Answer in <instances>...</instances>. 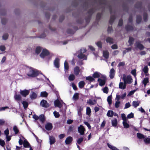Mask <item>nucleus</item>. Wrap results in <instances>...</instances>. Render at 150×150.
Returning a JSON list of instances; mask_svg holds the SVG:
<instances>
[{
	"label": "nucleus",
	"mask_w": 150,
	"mask_h": 150,
	"mask_svg": "<svg viewBox=\"0 0 150 150\" xmlns=\"http://www.w3.org/2000/svg\"><path fill=\"white\" fill-rule=\"evenodd\" d=\"M27 74L28 76L33 77L38 75L39 73L37 70L32 68H30L27 69Z\"/></svg>",
	"instance_id": "f257e3e1"
},
{
	"label": "nucleus",
	"mask_w": 150,
	"mask_h": 150,
	"mask_svg": "<svg viewBox=\"0 0 150 150\" xmlns=\"http://www.w3.org/2000/svg\"><path fill=\"white\" fill-rule=\"evenodd\" d=\"M50 55L51 56L53 55L52 54H50L49 51L46 49H43L41 53L40 54V57L42 58H44L45 57L48 55Z\"/></svg>",
	"instance_id": "f03ea898"
},
{
	"label": "nucleus",
	"mask_w": 150,
	"mask_h": 150,
	"mask_svg": "<svg viewBox=\"0 0 150 150\" xmlns=\"http://www.w3.org/2000/svg\"><path fill=\"white\" fill-rule=\"evenodd\" d=\"M122 79L125 83H130L131 80V77L130 76H127L125 75H123Z\"/></svg>",
	"instance_id": "7ed1b4c3"
},
{
	"label": "nucleus",
	"mask_w": 150,
	"mask_h": 150,
	"mask_svg": "<svg viewBox=\"0 0 150 150\" xmlns=\"http://www.w3.org/2000/svg\"><path fill=\"white\" fill-rule=\"evenodd\" d=\"M101 77L103 78V79L99 78L98 80V81L99 83V85L101 86L104 85L105 82V77L104 76L102 75Z\"/></svg>",
	"instance_id": "20e7f679"
},
{
	"label": "nucleus",
	"mask_w": 150,
	"mask_h": 150,
	"mask_svg": "<svg viewBox=\"0 0 150 150\" xmlns=\"http://www.w3.org/2000/svg\"><path fill=\"white\" fill-rule=\"evenodd\" d=\"M30 92V90H21L20 93L23 97H26L28 95Z\"/></svg>",
	"instance_id": "39448f33"
},
{
	"label": "nucleus",
	"mask_w": 150,
	"mask_h": 150,
	"mask_svg": "<svg viewBox=\"0 0 150 150\" xmlns=\"http://www.w3.org/2000/svg\"><path fill=\"white\" fill-rule=\"evenodd\" d=\"M78 131L80 134L83 135L84 134L85 129L83 126L81 125L78 128Z\"/></svg>",
	"instance_id": "423d86ee"
},
{
	"label": "nucleus",
	"mask_w": 150,
	"mask_h": 150,
	"mask_svg": "<svg viewBox=\"0 0 150 150\" xmlns=\"http://www.w3.org/2000/svg\"><path fill=\"white\" fill-rule=\"evenodd\" d=\"M40 105L42 107L45 108H47L49 106L47 101L45 100H42L40 103Z\"/></svg>",
	"instance_id": "0eeeda50"
},
{
	"label": "nucleus",
	"mask_w": 150,
	"mask_h": 150,
	"mask_svg": "<svg viewBox=\"0 0 150 150\" xmlns=\"http://www.w3.org/2000/svg\"><path fill=\"white\" fill-rule=\"evenodd\" d=\"M115 74V71L113 68L111 69L110 71L109 76L110 78L112 79L114 78Z\"/></svg>",
	"instance_id": "6e6552de"
},
{
	"label": "nucleus",
	"mask_w": 150,
	"mask_h": 150,
	"mask_svg": "<svg viewBox=\"0 0 150 150\" xmlns=\"http://www.w3.org/2000/svg\"><path fill=\"white\" fill-rule=\"evenodd\" d=\"M126 84L123 82H120L119 84V88L120 89H124L125 88Z\"/></svg>",
	"instance_id": "1a4fd4ad"
},
{
	"label": "nucleus",
	"mask_w": 150,
	"mask_h": 150,
	"mask_svg": "<svg viewBox=\"0 0 150 150\" xmlns=\"http://www.w3.org/2000/svg\"><path fill=\"white\" fill-rule=\"evenodd\" d=\"M54 105L56 107L60 108L62 106L61 103L58 100H55L54 102Z\"/></svg>",
	"instance_id": "9d476101"
},
{
	"label": "nucleus",
	"mask_w": 150,
	"mask_h": 150,
	"mask_svg": "<svg viewBox=\"0 0 150 150\" xmlns=\"http://www.w3.org/2000/svg\"><path fill=\"white\" fill-rule=\"evenodd\" d=\"M72 141V138L71 137H68L65 140V143L67 144H69Z\"/></svg>",
	"instance_id": "9b49d317"
},
{
	"label": "nucleus",
	"mask_w": 150,
	"mask_h": 150,
	"mask_svg": "<svg viewBox=\"0 0 150 150\" xmlns=\"http://www.w3.org/2000/svg\"><path fill=\"white\" fill-rule=\"evenodd\" d=\"M45 127L46 129L48 130H51L52 128V124L50 123H47L45 126Z\"/></svg>",
	"instance_id": "f8f14e48"
},
{
	"label": "nucleus",
	"mask_w": 150,
	"mask_h": 150,
	"mask_svg": "<svg viewBox=\"0 0 150 150\" xmlns=\"http://www.w3.org/2000/svg\"><path fill=\"white\" fill-rule=\"evenodd\" d=\"M109 53L107 50L103 51V57L106 59H108L109 57Z\"/></svg>",
	"instance_id": "ddd939ff"
},
{
	"label": "nucleus",
	"mask_w": 150,
	"mask_h": 150,
	"mask_svg": "<svg viewBox=\"0 0 150 150\" xmlns=\"http://www.w3.org/2000/svg\"><path fill=\"white\" fill-rule=\"evenodd\" d=\"M59 59L58 58H56L54 60V64L55 67L57 68H58L59 67Z\"/></svg>",
	"instance_id": "4468645a"
},
{
	"label": "nucleus",
	"mask_w": 150,
	"mask_h": 150,
	"mask_svg": "<svg viewBox=\"0 0 150 150\" xmlns=\"http://www.w3.org/2000/svg\"><path fill=\"white\" fill-rule=\"evenodd\" d=\"M102 75L101 74L97 72H95L93 75V76L94 78H98L101 77Z\"/></svg>",
	"instance_id": "2eb2a0df"
},
{
	"label": "nucleus",
	"mask_w": 150,
	"mask_h": 150,
	"mask_svg": "<svg viewBox=\"0 0 150 150\" xmlns=\"http://www.w3.org/2000/svg\"><path fill=\"white\" fill-rule=\"evenodd\" d=\"M14 98L17 101H20L21 100V97L20 95L15 94Z\"/></svg>",
	"instance_id": "dca6fc26"
},
{
	"label": "nucleus",
	"mask_w": 150,
	"mask_h": 150,
	"mask_svg": "<svg viewBox=\"0 0 150 150\" xmlns=\"http://www.w3.org/2000/svg\"><path fill=\"white\" fill-rule=\"evenodd\" d=\"M78 57L80 59H83L85 60L87 59L86 56L83 53H80V54L78 55Z\"/></svg>",
	"instance_id": "f3484780"
},
{
	"label": "nucleus",
	"mask_w": 150,
	"mask_h": 150,
	"mask_svg": "<svg viewBox=\"0 0 150 150\" xmlns=\"http://www.w3.org/2000/svg\"><path fill=\"white\" fill-rule=\"evenodd\" d=\"M74 73L76 75H78L80 71L79 67L77 66L75 67L74 69Z\"/></svg>",
	"instance_id": "a211bd4d"
},
{
	"label": "nucleus",
	"mask_w": 150,
	"mask_h": 150,
	"mask_svg": "<svg viewBox=\"0 0 150 150\" xmlns=\"http://www.w3.org/2000/svg\"><path fill=\"white\" fill-rule=\"evenodd\" d=\"M113 39L111 38L108 37L106 39V41L108 43L110 44H112L113 43Z\"/></svg>",
	"instance_id": "6ab92c4d"
},
{
	"label": "nucleus",
	"mask_w": 150,
	"mask_h": 150,
	"mask_svg": "<svg viewBox=\"0 0 150 150\" xmlns=\"http://www.w3.org/2000/svg\"><path fill=\"white\" fill-rule=\"evenodd\" d=\"M49 138L50 144L51 145L55 143V138L54 137L50 136Z\"/></svg>",
	"instance_id": "aec40b11"
},
{
	"label": "nucleus",
	"mask_w": 150,
	"mask_h": 150,
	"mask_svg": "<svg viewBox=\"0 0 150 150\" xmlns=\"http://www.w3.org/2000/svg\"><path fill=\"white\" fill-rule=\"evenodd\" d=\"M30 96L31 99H34L37 97V94L34 92H33L31 94H30Z\"/></svg>",
	"instance_id": "412c9836"
},
{
	"label": "nucleus",
	"mask_w": 150,
	"mask_h": 150,
	"mask_svg": "<svg viewBox=\"0 0 150 150\" xmlns=\"http://www.w3.org/2000/svg\"><path fill=\"white\" fill-rule=\"evenodd\" d=\"M136 45L139 48L140 50H142L144 48V47L143 45L141 44L139 42H136Z\"/></svg>",
	"instance_id": "4be33fe9"
},
{
	"label": "nucleus",
	"mask_w": 150,
	"mask_h": 150,
	"mask_svg": "<svg viewBox=\"0 0 150 150\" xmlns=\"http://www.w3.org/2000/svg\"><path fill=\"white\" fill-rule=\"evenodd\" d=\"M107 145L109 148L112 150H118L116 147L110 145L108 143H107Z\"/></svg>",
	"instance_id": "5701e85b"
},
{
	"label": "nucleus",
	"mask_w": 150,
	"mask_h": 150,
	"mask_svg": "<svg viewBox=\"0 0 150 150\" xmlns=\"http://www.w3.org/2000/svg\"><path fill=\"white\" fill-rule=\"evenodd\" d=\"M39 119L41 122H43L45 120L44 115L43 114H42L40 115L39 116Z\"/></svg>",
	"instance_id": "b1692460"
},
{
	"label": "nucleus",
	"mask_w": 150,
	"mask_h": 150,
	"mask_svg": "<svg viewBox=\"0 0 150 150\" xmlns=\"http://www.w3.org/2000/svg\"><path fill=\"white\" fill-rule=\"evenodd\" d=\"M138 138L139 139H144L145 138V136L142 134L138 133H137Z\"/></svg>",
	"instance_id": "393cba45"
},
{
	"label": "nucleus",
	"mask_w": 150,
	"mask_h": 150,
	"mask_svg": "<svg viewBox=\"0 0 150 150\" xmlns=\"http://www.w3.org/2000/svg\"><path fill=\"white\" fill-rule=\"evenodd\" d=\"M113 114V112L112 110H109L107 114V116L109 117H112Z\"/></svg>",
	"instance_id": "a878e982"
},
{
	"label": "nucleus",
	"mask_w": 150,
	"mask_h": 150,
	"mask_svg": "<svg viewBox=\"0 0 150 150\" xmlns=\"http://www.w3.org/2000/svg\"><path fill=\"white\" fill-rule=\"evenodd\" d=\"M23 144L25 147H28L30 145L29 144L25 139L24 141Z\"/></svg>",
	"instance_id": "bb28decb"
},
{
	"label": "nucleus",
	"mask_w": 150,
	"mask_h": 150,
	"mask_svg": "<svg viewBox=\"0 0 150 150\" xmlns=\"http://www.w3.org/2000/svg\"><path fill=\"white\" fill-rule=\"evenodd\" d=\"M122 123L125 128H128L129 127V125L127 122V120L125 121H123Z\"/></svg>",
	"instance_id": "cd10ccee"
},
{
	"label": "nucleus",
	"mask_w": 150,
	"mask_h": 150,
	"mask_svg": "<svg viewBox=\"0 0 150 150\" xmlns=\"http://www.w3.org/2000/svg\"><path fill=\"white\" fill-rule=\"evenodd\" d=\"M85 82L83 81H80L79 83V86L80 88H82L84 86Z\"/></svg>",
	"instance_id": "c85d7f7f"
},
{
	"label": "nucleus",
	"mask_w": 150,
	"mask_h": 150,
	"mask_svg": "<svg viewBox=\"0 0 150 150\" xmlns=\"http://www.w3.org/2000/svg\"><path fill=\"white\" fill-rule=\"evenodd\" d=\"M120 103L121 102L120 101L117 100H115V107L116 108H119L120 106Z\"/></svg>",
	"instance_id": "c756f323"
},
{
	"label": "nucleus",
	"mask_w": 150,
	"mask_h": 150,
	"mask_svg": "<svg viewBox=\"0 0 150 150\" xmlns=\"http://www.w3.org/2000/svg\"><path fill=\"white\" fill-rule=\"evenodd\" d=\"M64 68L65 70H67L69 68V66L67 62L66 61H65L64 64Z\"/></svg>",
	"instance_id": "7c9ffc66"
},
{
	"label": "nucleus",
	"mask_w": 150,
	"mask_h": 150,
	"mask_svg": "<svg viewBox=\"0 0 150 150\" xmlns=\"http://www.w3.org/2000/svg\"><path fill=\"white\" fill-rule=\"evenodd\" d=\"M96 101L94 100L93 101L91 100H87V103L90 105H93L96 103Z\"/></svg>",
	"instance_id": "2f4dec72"
},
{
	"label": "nucleus",
	"mask_w": 150,
	"mask_h": 150,
	"mask_svg": "<svg viewBox=\"0 0 150 150\" xmlns=\"http://www.w3.org/2000/svg\"><path fill=\"white\" fill-rule=\"evenodd\" d=\"M112 124L113 126H116L117 124V121L116 119H114L112 121Z\"/></svg>",
	"instance_id": "473e14b6"
},
{
	"label": "nucleus",
	"mask_w": 150,
	"mask_h": 150,
	"mask_svg": "<svg viewBox=\"0 0 150 150\" xmlns=\"http://www.w3.org/2000/svg\"><path fill=\"white\" fill-rule=\"evenodd\" d=\"M140 103V102L136 101H134L133 102V106L134 107L136 108L139 105Z\"/></svg>",
	"instance_id": "72a5a7b5"
},
{
	"label": "nucleus",
	"mask_w": 150,
	"mask_h": 150,
	"mask_svg": "<svg viewBox=\"0 0 150 150\" xmlns=\"http://www.w3.org/2000/svg\"><path fill=\"white\" fill-rule=\"evenodd\" d=\"M112 97L111 96H110L107 98V100L109 105H111L112 103Z\"/></svg>",
	"instance_id": "f704fd0d"
},
{
	"label": "nucleus",
	"mask_w": 150,
	"mask_h": 150,
	"mask_svg": "<svg viewBox=\"0 0 150 150\" xmlns=\"http://www.w3.org/2000/svg\"><path fill=\"white\" fill-rule=\"evenodd\" d=\"M149 82V80L148 78H145L142 81L143 83L145 86L146 84Z\"/></svg>",
	"instance_id": "c9c22d12"
},
{
	"label": "nucleus",
	"mask_w": 150,
	"mask_h": 150,
	"mask_svg": "<svg viewBox=\"0 0 150 150\" xmlns=\"http://www.w3.org/2000/svg\"><path fill=\"white\" fill-rule=\"evenodd\" d=\"M41 50V48L40 47H37L35 50V53L37 54L40 53Z\"/></svg>",
	"instance_id": "e433bc0d"
},
{
	"label": "nucleus",
	"mask_w": 150,
	"mask_h": 150,
	"mask_svg": "<svg viewBox=\"0 0 150 150\" xmlns=\"http://www.w3.org/2000/svg\"><path fill=\"white\" fill-rule=\"evenodd\" d=\"M144 142L146 144H149L150 143V138H147L144 139Z\"/></svg>",
	"instance_id": "4c0bfd02"
},
{
	"label": "nucleus",
	"mask_w": 150,
	"mask_h": 150,
	"mask_svg": "<svg viewBox=\"0 0 150 150\" xmlns=\"http://www.w3.org/2000/svg\"><path fill=\"white\" fill-rule=\"evenodd\" d=\"M86 79L90 81H93L95 80V79L93 77L91 76L87 77L86 78Z\"/></svg>",
	"instance_id": "58836bf2"
},
{
	"label": "nucleus",
	"mask_w": 150,
	"mask_h": 150,
	"mask_svg": "<svg viewBox=\"0 0 150 150\" xmlns=\"http://www.w3.org/2000/svg\"><path fill=\"white\" fill-rule=\"evenodd\" d=\"M75 78V76L73 74L70 75L69 77V81H73L74 80Z\"/></svg>",
	"instance_id": "ea45409f"
},
{
	"label": "nucleus",
	"mask_w": 150,
	"mask_h": 150,
	"mask_svg": "<svg viewBox=\"0 0 150 150\" xmlns=\"http://www.w3.org/2000/svg\"><path fill=\"white\" fill-rule=\"evenodd\" d=\"M121 117L122 120L123 121H125L127 120V118L125 114L122 113L121 114Z\"/></svg>",
	"instance_id": "a19ab883"
},
{
	"label": "nucleus",
	"mask_w": 150,
	"mask_h": 150,
	"mask_svg": "<svg viewBox=\"0 0 150 150\" xmlns=\"http://www.w3.org/2000/svg\"><path fill=\"white\" fill-rule=\"evenodd\" d=\"M79 98V94L76 93L74 94V95L73 98L74 100H76L78 99Z\"/></svg>",
	"instance_id": "79ce46f5"
},
{
	"label": "nucleus",
	"mask_w": 150,
	"mask_h": 150,
	"mask_svg": "<svg viewBox=\"0 0 150 150\" xmlns=\"http://www.w3.org/2000/svg\"><path fill=\"white\" fill-rule=\"evenodd\" d=\"M41 96L42 97H46L47 96V93L45 92H42L41 93H40Z\"/></svg>",
	"instance_id": "37998d69"
},
{
	"label": "nucleus",
	"mask_w": 150,
	"mask_h": 150,
	"mask_svg": "<svg viewBox=\"0 0 150 150\" xmlns=\"http://www.w3.org/2000/svg\"><path fill=\"white\" fill-rule=\"evenodd\" d=\"M83 110V108L82 107H80L78 110V114L79 116H81V111Z\"/></svg>",
	"instance_id": "c03bdc74"
},
{
	"label": "nucleus",
	"mask_w": 150,
	"mask_h": 150,
	"mask_svg": "<svg viewBox=\"0 0 150 150\" xmlns=\"http://www.w3.org/2000/svg\"><path fill=\"white\" fill-rule=\"evenodd\" d=\"M8 34L7 33L4 34L3 36V39L4 40H6L8 37Z\"/></svg>",
	"instance_id": "a18cd8bd"
},
{
	"label": "nucleus",
	"mask_w": 150,
	"mask_h": 150,
	"mask_svg": "<svg viewBox=\"0 0 150 150\" xmlns=\"http://www.w3.org/2000/svg\"><path fill=\"white\" fill-rule=\"evenodd\" d=\"M97 46L99 48H102V42L101 41H98L96 43Z\"/></svg>",
	"instance_id": "49530a36"
},
{
	"label": "nucleus",
	"mask_w": 150,
	"mask_h": 150,
	"mask_svg": "<svg viewBox=\"0 0 150 150\" xmlns=\"http://www.w3.org/2000/svg\"><path fill=\"white\" fill-rule=\"evenodd\" d=\"M91 113V110L89 107H87L86 108V114L89 115Z\"/></svg>",
	"instance_id": "de8ad7c7"
},
{
	"label": "nucleus",
	"mask_w": 150,
	"mask_h": 150,
	"mask_svg": "<svg viewBox=\"0 0 150 150\" xmlns=\"http://www.w3.org/2000/svg\"><path fill=\"white\" fill-rule=\"evenodd\" d=\"M23 106L25 108H26L28 106V103L27 102L23 101L22 103Z\"/></svg>",
	"instance_id": "09e8293b"
},
{
	"label": "nucleus",
	"mask_w": 150,
	"mask_h": 150,
	"mask_svg": "<svg viewBox=\"0 0 150 150\" xmlns=\"http://www.w3.org/2000/svg\"><path fill=\"white\" fill-rule=\"evenodd\" d=\"M103 91L104 93H108V89L107 87H105L103 89Z\"/></svg>",
	"instance_id": "8fccbe9b"
},
{
	"label": "nucleus",
	"mask_w": 150,
	"mask_h": 150,
	"mask_svg": "<svg viewBox=\"0 0 150 150\" xmlns=\"http://www.w3.org/2000/svg\"><path fill=\"white\" fill-rule=\"evenodd\" d=\"M143 71L145 73H147L148 71V69L147 66H145L143 69Z\"/></svg>",
	"instance_id": "3c124183"
},
{
	"label": "nucleus",
	"mask_w": 150,
	"mask_h": 150,
	"mask_svg": "<svg viewBox=\"0 0 150 150\" xmlns=\"http://www.w3.org/2000/svg\"><path fill=\"white\" fill-rule=\"evenodd\" d=\"M6 50V47L5 46L1 45L0 46V50L1 51H4Z\"/></svg>",
	"instance_id": "603ef678"
},
{
	"label": "nucleus",
	"mask_w": 150,
	"mask_h": 150,
	"mask_svg": "<svg viewBox=\"0 0 150 150\" xmlns=\"http://www.w3.org/2000/svg\"><path fill=\"white\" fill-rule=\"evenodd\" d=\"M83 137H81L79 138L77 141L78 144H80L83 140Z\"/></svg>",
	"instance_id": "864d4df0"
},
{
	"label": "nucleus",
	"mask_w": 150,
	"mask_h": 150,
	"mask_svg": "<svg viewBox=\"0 0 150 150\" xmlns=\"http://www.w3.org/2000/svg\"><path fill=\"white\" fill-rule=\"evenodd\" d=\"M13 130L16 134L18 133V129L17 127L16 126L13 127Z\"/></svg>",
	"instance_id": "5fc2aeb1"
},
{
	"label": "nucleus",
	"mask_w": 150,
	"mask_h": 150,
	"mask_svg": "<svg viewBox=\"0 0 150 150\" xmlns=\"http://www.w3.org/2000/svg\"><path fill=\"white\" fill-rule=\"evenodd\" d=\"M141 21V18L140 16H138L137 17V22L138 23H139Z\"/></svg>",
	"instance_id": "6e6d98bb"
},
{
	"label": "nucleus",
	"mask_w": 150,
	"mask_h": 150,
	"mask_svg": "<svg viewBox=\"0 0 150 150\" xmlns=\"http://www.w3.org/2000/svg\"><path fill=\"white\" fill-rule=\"evenodd\" d=\"M115 17L114 16H111L109 21L110 23L111 24L112 23L115 19Z\"/></svg>",
	"instance_id": "4d7b16f0"
},
{
	"label": "nucleus",
	"mask_w": 150,
	"mask_h": 150,
	"mask_svg": "<svg viewBox=\"0 0 150 150\" xmlns=\"http://www.w3.org/2000/svg\"><path fill=\"white\" fill-rule=\"evenodd\" d=\"M54 116L56 117H58L59 116V113L56 111H54Z\"/></svg>",
	"instance_id": "13d9d810"
},
{
	"label": "nucleus",
	"mask_w": 150,
	"mask_h": 150,
	"mask_svg": "<svg viewBox=\"0 0 150 150\" xmlns=\"http://www.w3.org/2000/svg\"><path fill=\"white\" fill-rule=\"evenodd\" d=\"M131 106V105L130 103H126L125 105V107L124 108V109H126L129 108Z\"/></svg>",
	"instance_id": "bf43d9fd"
},
{
	"label": "nucleus",
	"mask_w": 150,
	"mask_h": 150,
	"mask_svg": "<svg viewBox=\"0 0 150 150\" xmlns=\"http://www.w3.org/2000/svg\"><path fill=\"white\" fill-rule=\"evenodd\" d=\"M121 99V96L119 95H117L115 100L119 101Z\"/></svg>",
	"instance_id": "052dcab7"
},
{
	"label": "nucleus",
	"mask_w": 150,
	"mask_h": 150,
	"mask_svg": "<svg viewBox=\"0 0 150 150\" xmlns=\"http://www.w3.org/2000/svg\"><path fill=\"white\" fill-rule=\"evenodd\" d=\"M111 48L113 50L117 49L118 48V46L117 45L114 44L111 46Z\"/></svg>",
	"instance_id": "680f3d73"
},
{
	"label": "nucleus",
	"mask_w": 150,
	"mask_h": 150,
	"mask_svg": "<svg viewBox=\"0 0 150 150\" xmlns=\"http://www.w3.org/2000/svg\"><path fill=\"white\" fill-rule=\"evenodd\" d=\"M5 142L4 141L2 140L1 139H0V144L1 146H4L5 145Z\"/></svg>",
	"instance_id": "e2e57ef3"
},
{
	"label": "nucleus",
	"mask_w": 150,
	"mask_h": 150,
	"mask_svg": "<svg viewBox=\"0 0 150 150\" xmlns=\"http://www.w3.org/2000/svg\"><path fill=\"white\" fill-rule=\"evenodd\" d=\"M86 50L84 48L81 49L79 51V52L81 53H83L86 52Z\"/></svg>",
	"instance_id": "0e129e2a"
},
{
	"label": "nucleus",
	"mask_w": 150,
	"mask_h": 150,
	"mask_svg": "<svg viewBox=\"0 0 150 150\" xmlns=\"http://www.w3.org/2000/svg\"><path fill=\"white\" fill-rule=\"evenodd\" d=\"M33 117L35 120H37L38 119H39V116H38L35 115L33 116Z\"/></svg>",
	"instance_id": "69168bd1"
},
{
	"label": "nucleus",
	"mask_w": 150,
	"mask_h": 150,
	"mask_svg": "<svg viewBox=\"0 0 150 150\" xmlns=\"http://www.w3.org/2000/svg\"><path fill=\"white\" fill-rule=\"evenodd\" d=\"M132 74H133L135 78L136 77V70L135 69H134L133 70H132Z\"/></svg>",
	"instance_id": "338daca9"
},
{
	"label": "nucleus",
	"mask_w": 150,
	"mask_h": 150,
	"mask_svg": "<svg viewBox=\"0 0 150 150\" xmlns=\"http://www.w3.org/2000/svg\"><path fill=\"white\" fill-rule=\"evenodd\" d=\"M125 65V63L123 62H121L119 63L118 64V66L119 67L121 66H123Z\"/></svg>",
	"instance_id": "774afa93"
}]
</instances>
